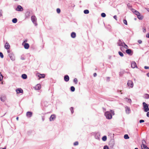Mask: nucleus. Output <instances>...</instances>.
<instances>
[{
    "instance_id": "nucleus-1",
    "label": "nucleus",
    "mask_w": 149,
    "mask_h": 149,
    "mask_svg": "<svg viewBox=\"0 0 149 149\" xmlns=\"http://www.w3.org/2000/svg\"><path fill=\"white\" fill-rule=\"evenodd\" d=\"M106 118L108 119H110L112 118V115H114L113 111L111 110L110 111H107L104 113Z\"/></svg>"
},
{
    "instance_id": "nucleus-2",
    "label": "nucleus",
    "mask_w": 149,
    "mask_h": 149,
    "mask_svg": "<svg viewBox=\"0 0 149 149\" xmlns=\"http://www.w3.org/2000/svg\"><path fill=\"white\" fill-rule=\"evenodd\" d=\"M143 109L145 112H147L149 111V104H146L145 102L143 103Z\"/></svg>"
},
{
    "instance_id": "nucleus-3",
    "label": "nucleus",
    "mask_w": 149,
    "mask_h": 149,
    "mask_svg": "<svg viewBox=\"0 0 149 149\" xmlns=\"http://www.w3.org/2000/svg\"><path fill=\"white\" fill-rule=\"evenodd\" d=\"M31 20L33 23L35 24V26H37V24L36 23L37 19L35 16L33 15L31 16Z\"/></svg>"
},
{
    "instance_id": "nucleus-4",
    "label": "nucleus",
    "mask_w": 149,
    "mask_h": 149,
    "mask_svg": "<svg viewBox=\"0 0 149 149\" xmlns=\"http://www.w3.org/2000/svg\"><path fill=\"white\" fill-rule=\"evenodd\" d=\"M125 112L126 114H129L131 111V110L130 108L128 107L127 106H126L125 107Z\"/></svg>"
},
{
    "instance_id": "nucleus-5",
    "label": "nucleus",
    "mask_w": 149,
    "mask_h": 149,
    "mask_svg": "<svg viewBox=\"0 0 149 149\" xmlns=\"http://www.w3.org/2000/svg\"><path fill=\"white\" fill-rule=\"evenodd\" d=\"M127 85L128 86L132 88L133 86V83L132 81L129 80L128 81Z\"/></svg>"
},
{
    "instance_id": "nucleus-6",
    "label": "nucleus",
    "mask_w": 149,
    "mask_h": 149,
    "mask_svg": "<svg viewBox=\"0 0 149 149\" xmlns=\"http://www.w3.org/2000/svg\"><path fill=\"white\" fill-rule=\"evenodd\" d=\"M16 10L17 11H22L23 10V9L22 7L21 6L18 5L17 6V8H16Z\"/></svg>"
},
{
    "instance_id": "nucleus-7",
    "label": "nucleus",
    "mask_w": 149,
    "mask_h": 149,
    "mask_svg": "<svg viewBox=\"0 0 149 149\" xmlns=\"http://www.w3.org/2000/svg\"><path fill=\"white\" fill-rule=\"evenodd\" d=\"M8 56L12 60H15V57L13 54L12 53H10L8 54Z\"/></svg>"
},
{
    "instance_id": "nucleus-8",
    "label": "nucleus",
    "mask_w": 149,
    "mask_h": 149,
    "mask_svg": "<svg viewBox=\"0 0 149 149\" xmlns=\"http://www.w3.org/2000/svg\"><path fill=\"white\" fill-rule=\"evenodd\" d=\"M33 113L31 112L28 111L26 113V116L30 118L32 115Z\"/></svg>"
},
{
    "instance_id": "nucleus-9",
    "label": "nucleus",
    "mask_w": 149,
    "mask_h": 149,
    "mask_svg": "<svg viewBox=\"0 0 149 149\" xmlns=\"http://www.w3.org/2000/svg\"><path fill=\"white\" fill-rule=\"evenodd\" d=\"M56 117L55 115H52L49 118L50 121L54 120L56 118Z\"/></svg>"
},
{
    "instance_id": "nucleus-10",
    "label": "nucleus",
    "mask_w": 149,
    "mask_h": 149,
    "mask_svg": "<svg viewBox=\"0 0 149 149\" xmlns=\"http://www.w3.org/2000/svg\"><path fill=\"white\" fill-rule=\"evenodd\" d=\"M16 91L17 93H22L23 92L22 89L21 88H18L16 89Z\"/></svg>"
},
{
    "instance_id": "nucleus-11",
    "label": "nucleus",
    "mask_w": 149,
    "mask_h": 149,
    "mask_svg": "<svg viewBox=\"0 0 149 149\" xmlns=\"http://www.w3.org/2000/svg\"><path fill=\"white\" fill-rule=\"evenodd\" d=\"M131 66V67L133 68H134L135 67L137 68L136 63L134 61L132 62Z\"/></svg>"
},
{
    "instance_id": "nucleus-12",
    "label": "nucleus",
    "mask_w": 149,
    "mask_h": 149,
    "mask_svg": "<svg viewBox=\"0 0 149 149\" xmlns=\"http://www.w3.org/2000/svg\"><path fill=\"white\" fill-rule=\"evenodd\" d=\"M64 80L66 82H68L69 81V77L68 75H66L64 76Z\"/></svg>"
},
{
    "instance_id": "nucleus-13",
    "label": "nucleus",
    "mask_w": 149,
    "mask_h": 149,
    "mask_svg": "<svg viewBox=\"0 0 149 149\" xmlns=\"http://www.w3.org/2000/svg\"><path fill=\"white\" fill-rule=\"evenodd\" d=\"M132 50L130 49H127L126 50V52L128 54H129L130 55H131L132 54H131L132 53Z\"/></svg>"
},
{
    "instance_id": "nucleus-14",
    "label": "nucleus",
    "mask_w": 149,
    "mask_h": 149,
    "mask_svg": "<svg viewBox=\"0 0 149 149\" xmlns=\"http://www.w3.org/2000/svg\"><path fill=\"white\" fill-rule=\"evenodd\" d=\"M141 148L142 149H149V148L148 147L146 146L143 143L141 145Z\"/></svg>"
},
{
    "instance_id": "nucleus-15",
    "label": "nucleus",
    "mask_w": 149,
    "mask_h": 149,
    "mask_svg": "<svg viewBox=\"0 0 149 149\" xmlns=\"http://www.w3.org/2000/svg\"><path fill=\"white\" fill-rule=\"evenodd\" d=\"M118 45L119 46H123V43L120 40H119L118 42Z\"/></svg>"
},
{
    "instance_id": "nucleus-16",
    "label": "nucleus",
    "mask_w": 149,
    "mask_h": 149,
    "mask_svg": "<svg viewBox=\"0 0 149 149\" xmlns=\"http://www.w3.org/2000/svg\"><path fill=\"white\" fill-rule=\"evenodd\" d=\"M10 47V46L9 45V44L7 42H6V43L5 45V48L6 49H8Z\"/></svg>"
},
{
    "instance_id": "nucleus-17",
    "label": "nucleus",
    "mask_w": 149,
    "mask_h": 149,
    "mask_svg": "<svg viewBox=\"0 0 149 149\" xmlns=\"http://www.w3.org/2000/svg\"><path fill=\"white\" fill-rule=\"evenodd\" d=\"M29 44L28 43H25L24 45V48L26 49H29Z\"/></svg>"
},
{
    "instance_id": "nucleus-18",
    "label": "nucleus",
    "mask_w": 149,
    "mask_h": 149,
    "mask_svg": "<svg viewBox=\"0 0 149 149\" xmlns=\"http://www.w3.org/2000/svg\"><path fill=\"white\" fill-rule=\"evenodd\" d=\"M71 36L72 38H74L76 36V34L74 32H72L71 34Z\"/></svg>"
},
{
    "instance_id": "nucleus-19",
    "label": "nucleus",
    "mask_w": 149,
    "mask_h": 149,
    "mask_svg": "<svg viewBox=\"0 0 149 149\" xmlns=\"http://www.w3.org/2000/svg\"><path fill=\"white\" fill-rule=\"evenodd\" d=\"M22 77L24 79H26L27 78V75L26 74H23L22 75Z\"/></svg>"
},
{
    "instance_id": "nucleus-20",
    "label": "nucleus",
    "mask_w": 149,
    "mask_h": 149,
    "mask_svg": "<svg viewBox=\"0 0 149 149\" xmlns=\"http://www.w3.org/2000/svg\"><path fill=\"white\" fill-rule=\"evenodd\" d=\"M1 101L3 102H4L6 100V97H1L0 98Z\"/></svg>"
},
{
    "instance_id": "nucleus-21",
    "label": "nucleus",
    "mask_w": 149,
    "mask_h": 149,
    "mask_svg": "<svg viewBox=\"0 0 149 149\" xmlns=\"http://www.w3.org/2000/svg\"><path fill=\"white\" fill-rule=\"evenodd\" d=\"M30 15V12H29L27 11L25 13V16L26 17H28Z\"/></svg>"
},
{
    "instance_id": "nucleus-22",
    "label": "nucleus",
    "mask_w": 149,
    "mask_h": 149,
    "mask_svg": "<svg viewBox=\"0 0 149 149\" xmlns=\"http://www.w3.org/2000/svg\"><path fill=\"white\" fill-rule=\"evenodd\" d=\"M40 76L38 75V76L40 78H44L45 77V75L44 74H40Z\"/></svg>"
},
{
    "instance_id": "nucleus-23",
    "label": "nucleus",
    "mask_w": 149,
    "mask_h": 149,
    "mask_svg": "<svg viewBox=\"0 0 149 149\" xmlns=\"http://www.w3.org/2000/svg\"><path fill=\"white\" fill-rule=\"evenodd\" d=\"M17 19L16 18H14L12 20V22L14 23H16L17 22Z\"/></svg>"
},
{
    "instance_id": "nucleus-24",
    "label": "nucleus",
    "mask_w": 149,
    "mask_h": 149,
    "mask_svg": "<svg viewBox=\"0 0 149 149\" xmlns=\"http://www.w3.org/2000/svg\"><path fill=\"white\" fill-rule=\"evenodd\" d=\"M107 139V137L106 136H103L102 138V140L104 141H105Z\"/></svg>"
},
{
    "instance_id": "nucleus-25",
    "label": "nucleus",
    "mask_w": 149,
    "mask_h": 149,
    "mask_svg": "<svg viewBox=\"0 0 149 149\" xmlns=\"http://www.w3.org/2000/svg\"><path fill=\"white\" fill-rule=\"evenodd\" d=\"M70 91L72 92H74L75 91V88L73 86H71L70 88Z\"/></svg>"
},
{
    "instance_id": "nucleus-26",
    "label": "nucleus",
    "mask_w": 149,
    "mask_h": 149,
    "mask_svg": "<svg viewBox=\"0 0 149 149\" xmlns=\"http://www.w3.org/2000/svg\"><path fill=\"white\" fill-rule=\"evenodd\" d=\"M124 137L125 139H128L129 138V136L128 134H125L124 135Z\"/></svg>"
},
{
    "instance_id": "nucleus-27",
    "label": "nucleus",
    "mask_w": 149,
    "mask_h": 149,
    "mask_svg": "<svg viewBox=\"0 0 149 149\" xmlns=\"http://www.w3.org/2000/svg\"><path fill=\"white\" fill-rule=\"evenodd\" d=\"M138 18L140 20H142L143 19V17L141 16L140 14L137 16Z\"/></svg>"
},
{
    "instance_id": "nucleus-28",
    "label": "nucleus",
    "mask_w": 149,
    "mask_h": 149,
    "mask_svg": "<svg viewBox=\"0 0 149 149\" xmlns=\"http://www.w3.org/2000/svg\"><path fill=\"white\" fill-rule=\"evenodd\" d=\"M84 13L85 14H88L89 13V11L88 10H84Z\"/></svg>"
},
{
    "instance_id": "nucleus-29",
    "label": "nucleus",
    "mask_w": 149,
    "mask_h": 149,
    "mask_svg": "<svg viewBox=\"0 0 149 149\" xmlns=\"http://www.w3.org/2000/svg\"><path fill=\"white\" fill-rule=\"evenodd\" d=\"M122 46L126 49H127L128 48V46L124 42H123V46Z\"/></svg>"
},
{
    "instance_id": "nucleus-30",
    "label": "nucleus",
    "mask_w": 149,
    "mask_h": 149,
    "mask_svg": "<svg viewBox=\"0 0 149 149\" xmlns=\"http://www.w3.org/2000/svg\"><path fill=\"white\" fill-rule=\"evenodd\" d=\"M41 87V85L40 84H38L37 85V87L38 90H40Z\"/></svg>"
},
{
    "instance_id": "nucleus-31",
    "label": "nucleus",
    "mask_w": 149,
    "mask_h": 149,
    "mask_svg": "<svg viewBox=\"0 0 149 149\" xmlns=\"http://www.w3.org/2000/svg\"><path fill=\"white\" fill-rule=\"evenodd\" d=\"M73 81L76 84H77L78 82L77 79L76 78H74L73 80Z\"/></svg>"
},
{
    "instance_id": "nucleus-32",
    "label": "nucleus",
    "mask_w": 149,
    "mask_h": 149,
    "mask_svg": "<svg viewBox=\"0 0 149 149\" xmlns=\"http://www.w3.org/2000/svg\"><path fill=\"white\" fill-rule=\"evenodd\" d=\"M134 14L136 15L137 16H138V15H140V13L137 10H136L135 11V12L134 13Z\"/></svg>"
},
{
    "instance_id": "nucleus-33",
    "label": "nucleus",
    "mask_w": 149,
    "mask_h": 149,
    "mask_svg": "<svg viewBox=\"0 0 149 149\" xmlns=\"http://www.w3.org/2000/svg\"><path fill=\"white\" fill-rule=\"evenodd\" d=\"M101 16L103 17H104L106 16V15L104 13H102L101 14Z\"/></svg>"
},
{
    "instance_id": "nucleus-34",
    "label": "nucleus",
    "mask_w": 149,
    "mask_h": 149,
    "mask_svg": "<svg viewBox=\"0 0 149 149\" xmlns=\"http://www.w3.org/2000/svg\"><path fill=\"white\" fill-rule=\"evenodd\" d=\"M118 54L121 56L123 57L124 56L123 54L121 52H119Z\"/></svg>"
},
{
    "instance_id": "nucleus-35",
    "label": "nucleus",
    "mask_w": 149,
    "mask_h": 149,
    "mask_svg": "<svg viewBox=\"0 0 149 149\" xmlns=\"http://www.w3.org/2000/svg\"><path fill=\"white\" fill-rule=\"evenodd\" d=\"M70 110L71 111V112L72 114L74 112V110H73V107H71L70 108Z\"/></svg>"
},
{
    "instance_id": "nucleus-36",
    "label": "nucleus",
    "mask_w": 149,
    "mask_h": 149,
    "mask_svg": "<svg viewBox=\"0 0 149 149\" xmlns=\"http://www.w3.org/2000/svg\"><path fill=\"white\" fill-rule=\"evenodd\" d=\"M123 23H124L126 25H127V21L126 20V19H124L123 20Z\"/></svg>"
},
{
    "instance_id": "nucleus-37",
    "label": "nucleus",
    "mask_w": 149,
    "mask_h": 149,
    "mask_svg": "<svg viewBox=\"0 0 149 149\" xmlns=\"http://www.w3.org/2000/svg\"><path fill=\"white\" fill-rule=\"evenodd\" d=\"M56 12L58 13H59L61 12V10L59 8H57L56 9Z\"/></svg>"
},
{
    "instance_id": "nucleus-38",
    "label": "nucleus",
    "mask_w": 149,
    "mask_h": 149,
    "mask_svg": "<svg viewBox=\"0 0 149 149\" xmlns=\"http://www.w3.org/2000/svg\"><path fill=\"white\" fill-rule=\"evenodd\" d=\"M99 136H98V135H96L95 136V137L96 139H100Z\"/></svg>"
},
{
    "instance_id": "nucleus-39",
    "label": "nucleus",
    "mask_w": 149,
    "mask_h": 149,
    "mask_svg": "<svg viewBox=\"0 0 149 149\" xmlns=\"http://www.w3.org/2000/svg\"><path fill=\"white\" fill-rule=\"evenodd\" d=\"M0 56L1 58H3V53L1 52H0Z\"/></svg>"
},
{
    "instance_id": "nucleus-40",
    "label": "nucleus",
    "mask_w": 149,
    "mask_h": 149,
    "mask_svg": "<svg viewBox=\"0 0 149 149\" xmlns=\"http://www.w3.org/2000/svg\"><path fill=\"white\" fill-rule=\"evenodd\" d=\"M126 99H128L127 102L129 103H131L132 102L131 100L130 99H128L127 98H125Z\"/></svg>"
},
{
    "instance_id": "nucleus-41",
    "label": "nucleus",
    "mask_w": 149,
    "mask_h": 149,
    "mask_svg": "<svg viewBox=\"0 0 149 149\" xmlns=\"http://www.w3.org/2000/svg\"><path fill=\"white\" fill-rule=\"evenodd\" d=\"M78 144V141H76L74 143V146H77Z\"/></svg>"
},
{
    "instance_id": "nucleus-42",
    "label": "nucleus",
    "mask_w": 149,
    "mask_h": 149,
    "mask_svg": "<svg viewBox=\"0 0 149 149\" xmlns=\"http://www.w3.org/2000/svg\"><path fill=\"white\" fill-rule=\"evenodd\" d=\"M104 149H109V148L107 146H105L104 147Z\"/></svg>"
},
{
    "instance_id": "nucleus-43",
    "label": "nucleus",
    "mask_w": 149,
    "mask_h": 149,
    "mask_svg": "<svg viewBox=\"0 0 149 149\" xmlns=\"http://www.w3.org/2000/svg\"><path fill=\"white\" fill-rule=\"evenodd\" d=\"M1 76L2 77H0V81H1L3 79V76L1 74Z\"/></svg>"
},
{
    "instance_id": "nucleus-44",
    "label": "nucleus",
    "mask_w": 149,
    "mask_h": 149,
    "mask_svg": "<svg viewBox=\"0 0 149 149\" xmlns=\"http://www.w3.org/2000/svg\"><path fill=\"white\" fill-rule=\"evenodd\" d=\"M143 32H144V33H145L146 32V28H145V27H143Z\"/></svg>"
},
{
    "instance_id": "nucleus-45",
    "label": "nucleus",
    "mask_w": 149,
    "mask_h": 149,
    "mask_svg": "<svg viewBox=\"0 0 149 149\" xmlns=\"http://www.w3.org/2000/svg\"><path fill=\"white\" fill-rule=\"evenodd\" d=\"M136 10H134V9H133V8H132L131 9V11H132L133 13H135V11H136Z\"/></svg>"
},
{
    "instance_id": "nucleus-46",
    "label": "nucleus",
    "mask_w": 149,
    "mask_h": 149,
    "mask_svg": "<svg viewBox=\"0 0 149 149\" xmlns=\"http://www.w3.org/2000/svg\"><path fill=\"white\" fill-rule=\"evenodd\" d=\"M144 122V120H139V123H143Z\"/></svg>"
},
{
    "instance_id": "nucleus-47",
    "label": "nucleus",
    "mask_w": 149,
    "mask_h": 149,
    "mask_svg": "<svg viewBox=\"0 0 149 149\" xmlns=\"http://www.w3.org/2000/svg\"><path fill=\"white\" fill-rule=\"evenodd\" d=\"M110 78L109 77H107V81H110Z\"/></svg>"
},
{
    "instance_id": "nucleus-48",
    "label": "nucleus",
    "mask_w": 149,
    "mask_h": 149,
    "mask_svg": "<svg viewBox=\"0 0 149 149\" xmlns=\"http://www.w3.org/2000/svg\"><path fill=\"white\" fill-rule=\"evenodd\" d=\"M144 68L145 69H148L149 68V67L147 66H145Z\"/></svg>"
},
{
    "instance_id": "nucleus-49",
    "label": "nucleus",
    "mask_w": 149,
    "mask_h": 149,
    "mask_svg": "<svg viewBox=\"0 0 149 149\" xmlns=\"http://www.w3.org/2000/svg\"><path fill=\"white\" fill-rule=\"evenodd\" d=\"M147 113L146 114V116L148 117H149V111L147 112Z\"/></svg>"
},
{
    "instance_id": "nucleus-50",
    "label": "nucleus",
    "mask_w": 149,
    "mask_h": 149,
    "mask_svg": "<svg viewBox=\"0 0 149 149\" xmlns=\"http://www.w3.org/2000/svg\"><path fill=\"white\" fill-rule=\"evenodd\" d=\"M113 17L116 20H117V17L116 15L114 16Z\"/></svg>"
},
{
    "instance_id": "nucleus-51",
    "label": "nucleus",
    "mask_w": 149,
    "mask_h": 149,
    "mask_svg": "<svg viewBox=\"0 0 149 149\" xmlns=\"http://www.w3.org/2000/svg\"><path fill=\"white\" fill-rule=\"evenodd\" d=\"M138 42H139V43L141 44L142 43V41L141 40H138Z\"/></svg>"
},
{
    "instance_id": "nucleus-52",
    "label": "nucleus",
    "mask_w": 149,
    "mask_h": 149,
    "mask_svg": "<svg viewBox=\"0 0 149 149\" xmlns=\"http://www.w3.org/2000/svg\"><path fill=\"white\" fill-rule=\"evenodd\" d=\"M127 6H128V7L129 8H131L132 7V6L130 5V4H128L127 5Z\"/></svg>"
},
{
    "instance_id": "nucleus-53",
    "label": "nucleus",
    "mask_w": 149,
    "mask_h": 149,
    "mask_svg": "<svg viewBox=\"0 0 149 149\" xmlns=\"http://www.w3.org/2000/svg\"><path fill=\"white\" fill-rule=\"evenodd\" d=\"M146 95L147 96L146 98L148 99L149 98V95L148 94H146Z\"/></svg>"
},
{
    "instance_id": "nucleus-54",
    "label": "nucleus",
    "mask_w": 149,
    "mask_h": 149,
    "mask_svg": "<svg viewBox=\"0 0 149 149\" xmlns=\"http://www.w3.org/2000/svg\"><path fill=\"white\" fill-rule=\"evenodd\" d=\"M146 37L147 38H149V33H147L146 35Z\"/></svg>"
},
{
    "instance_id": "nucleus-55",
    "label": "nucleus",
    "mask_w": 149,
    "mask_h": 149,
    "mask_svg": "<svg viewBox=\"0 0 149 149\" xmlns=\"http://www.w3.org/2000/svg\"><path fill=\"white\" fill-rule=\"evenodd\" d=\"M97 74L96 73H95L93 74V76L94 77H96L97 76Z\"/></svg>"
},
{
    "instance_id": "nucleus-56",
    "label": "nucleus",
    "mask_w": 149,
    "mask_h": 149,
    "mask_svg": "<svg viewBox=\"0 0 149 149\" xmlns=\"http://www.w3.org/2000/svg\"><path fill=\"white\" fill-rule=\"evenodd\" d=\"M21 59L22 60H24L25 59H24V57H23L22 56H21Z\"/></svg>"
},
{
    "instance_id": "nucleus-57",
    "label": "nucleus",
    "mask_w": 149,
    "mask_h": 149,
    "mask_svg": "<svg viewBox=\"0 0 149 149\" xmlns=\"http://www.w3.org/2000/svg\"><path fill=\"white\" fill-rule=\"evenodd\" d=\"M146 125L149 126V122L146 123Z\"/></svg>"
},
{
    "instance_id": "nucleus-58",
    "label": "nucleus",
    "mask_w": 149,
    "mask_h": 149,
    "mask_svg": "<svg viewBox=\"0 0 149 149\" xmlns=\"http://www.w3.org/2000/svg\"><path fill=\"white\" fill-rule=\"evenodd\" d=\"M147 76L149 77V72L147 74Z\"/></svg>"
},
{
    "instance_id": "nucleus-59",
    "label": "nucleus",
    "mask_w": 149,
    "mask_h": 149,
    "mask_svg": "<svg viewBox=\"0 0 149 149\" xmlns=\"http://www.w3.org/2000/svg\"><path fill=\"white\" fill-rule=\"evenodd\" d=\"M2 16V15L1 14V12L0 11V17Z\"/></svg>"
},
{
    "instance_id": "nucleus-60",
    "label": "nucleus",
    "mask_w": 149,
    "mask_h": 149,
    "mask_svg": "<svg viewBox=\"0 0 149 149\" xmlns=\"http://www.w3.org/2000/svg\"><path fill=\"white\" fill-rule=\"evenodd\" d=\"M42 120L43 121L44 120V118L43 117L42 118Z\"/></svg>"
},
{
    "instance_id": "nucleus-61",
    "label": "nucleus",
    "mask_w": 149,
    "mask_h": 149,
    "mask_svg": "<svg viewBox=\"0 0 149 149\" xmlns=\"http://www.w3.org/2000/svg\"><path fill=\"white\" fill-rule=\"evenodd\" d=\"M122 74H121V72H120V76H121L122 75Z\"/></svg>"
},
{
    "instance_id": "nucleus-62",
    "label": "nucleus",
    "mask_w": 149,
    "mask_h": 149,
    "mask_svg": "<svg viewBox=\"0 0 149 149\" xmlns=\"http://www.w3.org/2000/svg\"><path fill=\"white\" fill-rule=\"evenodd\" d=\"M18 119H19V118L18 117H17L16 118V119L17 120H18Z\"/></svg>"
},
{
    "instance_id": "nucleus-63",
    "label": "nucleus",
    "mask_w": 149,
    "mask_h": 149,
    "mask_svg": "<svg viewBox=\"0 0 149 149\" xmlns=\"http://www.w3.org/2000/svg\"><path fill=\"white\" fill-rule=\"evenodd\" d=\"M7 52H8V53H10V51H9V50H8V51H7Z\"/></svg>"
},
{
    "instance_id": "nucleus-64",
    "label": "nucleus",
    "mask_w": 149,
    "mask_h": 149,
    "mask_svg": "<svg viewBox=\"0 0 149 149\" xmlns=\"http://www.w3.org/2000/svg\"><path fill=\"white\" fill-rule=\"evenodd\" d=\"M6 149V147H5V148H3L2 149Z\"/></svg>"
}]
</instances>
